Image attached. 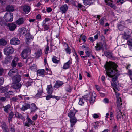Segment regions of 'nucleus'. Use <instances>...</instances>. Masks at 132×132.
<instances>
[{"instance_id":"1","label":"nucleus","mask_w":132,"mask_h":132,"mask_svg":"<svg viewBox=\"0 0 132 132\" xmlns=\"http://www.w3.org/2000/svg\"><path fill=\"white\" fill-rule=\"evenodd\" d=\"M104 67L106 70V74L108 76L112 78V80L113 82L111 83L112 86L114 87H116L117 85L114 82L116 81L120 75V72L116 69L117 65L114 62H110L105 65Z\"/></svg>"},{"instance_id":"2","label":"nucleus","mask_w":132,"mask_h":132,"mask_svg":"<svg viewBox=\"0 0 132 132\" xmlns=\"http://www.w3.org/2000/svg\"><path fill=\"white\" fill-rule=\"evenodd\" d=\"M13 16L12 13L10 12L6 13L4 16V18L7 22H11L13 21Z\"/></svg>"},{"instance_id":"3","label":"nucleus","mask_w":132,"mask_h":132,"mask_svg":"<svg viewBox=\"0 0 132 132\" xmlns=\"http://www.w3.org/2000/svg\"><path fill=\"white\" fill-rule=\"evenodd\" d=\"M31 49L29 47H27L24 49L21 53V57L23 59H26L28 56V54L30 53Z\"/></svg>"},{"instance_id":"4","label":"nucleus","mask_w":132,"mask_h":132,"mask_svg":"<svg viewBox=\"0 0 132 132\" xmlns=\"http://www.w3.org/2000/svg\"><path fill=\"white\" fill-rule=\"evenodd\" d=\"M14 52V50L12 47L7 46L4 50V53L6 55L13 53Z\"/></svg>"},{"instance_id":"5","label":"nucleus","mask_w":132,"mask_h":132,"mask_svg":"<svg viewBox=\"0 0 132 132\" xmlns=\"http://www.w3.org/2000/svg\"><path fill=\"white\" fill-rule=\"evenodd\" d=\"M18 70L16 69H11L8 73V75L11 77L13 78L18 73Z\"/></svg>"},{"instance_id":"6","label":"nucleus","mask_w":132,"mask_h":132,"mask_svg":"<svg viewBox=\"0 0 132 132\" xmlns=\"http://www.w3.org/2000/svg\"><path fill=\"white\" fill-rule=\"evenodd\" d=\"M106 47V43L105 41L103 40L97 44L95 46L96 50H99L102 49L104 47Z\"/></svg>"},{"instance_id":"7","label":"nucleus","mask_w":132,"mask_h":132,"mask_svg":"<svg viewBox=\"0 0 132 132\" xmlns=\"http://www.w3.org/2000/svg\"><path fill=\"white\" fill-rule=\"evenodd\" d=\"M33 37L29 33H28L26 35V42L28 44H29L31 42V39L33 40Z\"/></svg>"},{"instance_id":"8","label":"nucleus","mask_w":132,"mask_h":132,"mask_svg":"<svg viewBox=\"0 0 132 132\" xmlns=\"http://www.w3.org/2000/svg\"><path fill=\"white\" fill-rule=\"evenodd\" d=\"M10 43L12 45H18L20 44V41L18 38L14 37L10 40Z\"/></svg>"},{"instance_id":"9","label":"nucleus","mask_w":132,"mask_h":132,"mask_svg":"<svg viewBox=\"0 0 132 132\" xmlns=\"http://www.w3.org/2000/svg\"><path fill=\"white\" fill-rule=\"evenodd\" d=\"M21 76L19 74H17L12 78V83L19 82L21 80Z\"/></svg>"},{"instance_id":"10","label":"nucleus","mask_w":132,"mask_h":132,"mask_svg":"<svg viewBox=\"0 0 132 132\" xmlns=\"http://www.w3.org/2000/svg\"><path fill=\"white\" fill-rule=\"evenodd\" d=\"M118 29L120 31H122L124 28H126L125 22L123 21H121L119 22L117 26Z\"/></svg>"},{"instance_id":"11","label":"nucleus","mask_w":132,"mask_h":132,"mask_svg":"<svg viewBox=\"0 0 132 132\" xmlns=\"http://www.w3.org/2000/svg\"><path fill=\"white\" fill-rule=\"evenodd\" d=\"M13 85L12 86V88L15 89H18L21 88V87L22 85L19 82L16 83H12Z\"/></svg>"},{"instance_id":"12","label":"nucleus","mask_w":132,"mask_h":132,"mask_svg":"<svg viewBox=\"0 0 132 132\" xmlns=\"http://www.w3.org/2000/svg\"><path fill=\"white\" fill-rule=\"evenodd\" d=\"M105 55L107 57L111 59H114V56L112 53L110 52L109 51H106L104 52Z\"/></svg>"},{"instance_id":"13","label":"nucleus","mask_w":132,"mask_h":132,"mask_svg":"<svg viewBox=\"0 0 132 132\" xmlns=\"http://www.w3.org/2000/svg\"><path fill=\"white\" fill-rule=\"evenodd\" d=\"M8 26L9 28V30L11 31L14 30L16 27V25L12 23L10 24L9 23L8 24Z\"/></svg>"},{"instance_id":"14","label":"nucleus","mask_w":132,"mask_h":132,"mask_svg":"<svg viewBox=\"0 0 132 132\" xmlns=\"http://www.w3.org/2000/svg\"><path fill=\"white\" fill-rule=\"evenodd\" d=\"M18 60L19 59L18 57H15L12 60L11 64V66L13 68L15 67L18 63Z\"/></svg>"},{"instance_id":"15","label":"nucleus","mask_w":132,"mask_h":132,"mask_svg":"<svg viewBox=\"0 0 132 132\" xmlns=\"http://www.w3.org/2000/svg\"><path fill=\"white\" fill-rule=\"evenodd\" d=\"M96 94L95 92H93L91 95V98L89 100V101L90 104H93L95 100V97Z\"/></svg>"},{"instance_id":"16","label":"nucleus","mask_w":132,"mask_h":132,"mask_svg":"<svg viewBox=\"0 0 132 132\" xmlns=\"http://www.w3.org/2000/svg\"><path fill=\"white\" fill-rule=\"evenodd\" d=\"M68 7L67 5L64 4L61 6L60 8V10L62 12V13H65L68 9Z\"/></svg>"},{"instance_id":"17","label":"nucleus","mask_w":132,"mask_h":132,"mask_svg":"<svg viewBox=\"0 0 132 132\" xmlns=\"http://www.w3.org/2000/svg\"><path fill=\"white\" fill-rule=\"evenodd\" d=\"M25 20L23 18L19 19L16 21V23L18 25H20L23 24Z\"/></svg>"},{"instance_id":"18","label":"nucleus","mask_w":132,"mask_h":132,"mask_svg":"<svg viewBox=\"0 0 132 132\" xmlns=\"http://www.w3.org/2000/svg\"><path fill=\"white\" fill-rule=\"evenodd\" d=\"M30 107V109H31L30 113H34L35 111L38 109V108L36 106L35 104L34 103H32L31 104Z\"/></svg>"},{"instance_id":"19","label":"nucleus","mask_w":132,"mask_h":132,"mask_svg":"<svg viewBox=\"0 0 132 132\" xmlns=\"http://www.w3.org/2000/svg\"><path fill=\"white\" fill-rule=\"evenodd\" d=\"M129 33L130 32L129 31L128 32L124 31V34L122 36L123 39L127 40L130 37V35H129Z\"/></svg>"},{"instance_id":"20","label":"nucleus","mask_w":132,"mask_h":132,"mask_svg":"<svg viewBox=\"0 0 132 132\" xmlns=\"http://www.w3.org/2000/svg\"><path fill=\"white\" fill-rule=\"evenodd\" d=\"M71 122V127H73L77 121V119L75 117L71 118L70 119Z\"/></svg>"},{"instance_id":"21","label":"nucleus","mask_w":132,"mask_h":132,"mask_svg":"<svg viewBox=\"0 0 132 132\" xmlns=\"http://www.w3.org/2000/svg\"><path fill=\"white\" fill-rule=\"evenodd\" d=\"M24 12L26 14H27L30 11V8L29 6H24L23 7Z\"/></svg>"},{"instance_id":"22","label":"nucleus","mask_w":132,"mask_h":132,"mask_svg":"<svg viewBox=\"0 0 132 132\" xmlns=\"http://www.w3.org/2000/svg\"><path fill=\"white\" fill-rule=\"evenodd\" d=\"M63 84V83L59 81H57L54 85V87L56 88H58L59 87L61 86Z\"/></svg>"},{"instance_id":"23","label":"nucleus","mask_w":132,"mask_h":132,"mask_svg":"<svg viewBox=\"0 0 132 132\" xmlns=\"http://www.w3.org/2000/svg\"><path fill=\"white\" fill-rule=\"evenodd\" d=\"M47 90L48 94H51L52 93L53 90L51 85L47 86Z\"/></svg>"},{"instance_id":"24","label":"nucleus","mask_w":132,"mask_h":132,"mask_svg":"<svg viewBox=\"0 0 132 132\" xmlns=\"http://www.w3.org/2000/svg\"><path fill=\"white\" fill-rule=\"evenodd\" d=\"M30 105L29 104H26L25 106H23L22 107L20 108V109L22 111H24L30 108Z\"/></svg>"},{"instance_id":"25","label":"nucleus","mask_w":132,"mask_h":132,"mask_svg":"<svg viewBox=\"0 0 132 132\" xmlns=\"http://www.w3.org/2000/svg\"><path fill=\"white\" fill-rule=\"evenodd\" d=\"M45 70L44 69L38 70L37 71V73L39 76L43 77L44 75Z\"/></svg>"},{"instance_id":"26","label":"nucleus","mask_w":132,"mask_h":132,"mask_svg":"<svg viewBox=\"0 0 132 132\" xmlns=\"http://www.w3.org/2000/svg\"><path fill=\"white\" fill-rule=\"evenodd\" d=\"M75 113V112L74 110H71L68 113V116L70 118L74 117Z\"/></svg>"},{"instance_id":"27","label":"nucleus","mask_w":132,"mask_h":132,"mask_svg":"<svg viewBox=\"0 0 132 132\" xmlns=\"http://www.w3.org/2000/svg\"><path fill=\"white\" fill-rule=\"evenodd\" d=\"M42 52L41 50L40 49H38L37 52L35 53V57L37 58H38L40 57L42 54Z\"/></svg>"},{"instance_id":"28","label":"nucleus","mask_w":132,"mask_h":132,"mask_svg":"<svg viewBox=\"0 0 132 132\" xmlns=\"http://www.w3.org/2000/svg\"><path fill=\"white\" fill-rule=\"evenodd\" d=\"M13 94H14V92L13 91H9L5 94V96H6V98H8L10 97L11 95Z\"/></svg>"},{"instance_id":"29","label":"nucleus","mask_w":132,"mask_h":132,"mask_svg":"<svg viewBox=\"0 0 132 132\" xmlns=\"http://www.w3.org/2000/svg\"><path fill=\"white\" fill-rule=\"evenodd\" d=\"M12 56H8L3 61L5 63H7L8 62H10L12 59Z\"/></svg>"},{"instance_id":"30","label":"nucleus","mask_w":132,"mask_h":132,"mask_svg":"<svg viewBox=\"0 0 132 132\" xmlns=\"http://www.w3.org/2000/svg\"><path fill=\"white\" fill-rule=\"evenodd\" d=\"M6 11H9V12H10V11H13L14 10L13 7L11 5L7 6L6 7Z\"/></svg>"},{"instance_id":"31","label":"nucleus","mask_w":132,"mask_h":132,"mask_svg":"<svg viewBox=\"0 0 132 132\" xmlns=\"http://www.w3.org/2000/svg\"><path fill=\"white\" fill-rule=\"evenodd\" d=\"M70 64V61L69 60L68 62L65 63L63 66V69H67L69 68V65Z\"/></svg>"},{"instance_id":"32","label":"nucleus","mask_w":132,"mask_h":132,"mask_svg":"<svg viewBox=\"0 0 132 132\" xmlns=\"http://www.w3.org/2000/svg\"><path fill=\"white\" fill-rule=\"evenodd\" d=\"M119 111L117 112L116 114L117 118V119H119L121 118V116H123V115L122 113L121 112L120 110H119Z\"/></svg>"},{"instance_id":"33","label":"nucleus","mask_w":132,"mask_h":132,"mask_svg":"<svg viewBox=\"0 0 132 132\" xmlns=\"http://www.w3.org/2000/svg\"><path fill=\"white\" fill-rule=\"evenodd\" d=\"M117 98V106L118 107L119 106H120L121 105L122 103H121V100L120 97L119 98Z\"/></svg>"},{"instance_id":"34","label":"nucleus","mask_w":132,"mask_h":132,"mask_svg":"<svg viewBox=\"0 0 132 132\" xmlns=\"http://www.w3.org/2000/svg\"><path fill=\"white\" fill-rule=\"evenodd\" d=\"M0 90L1 93H4L8 91V88L6 87H0Z\"/></svg>"},{"instance_id":"35","label":"nucleus","mask_w":132,"mask_h":132,"mask_svg":"<svg viewBox=\"0 0 132 132\" xmlns=\"http://www.w3.org/2000/svg\"><path fill=\"white\" fill-rule=\"evenodd\" d=\"M3 107L4 108V110L5 112L8 113L9 112L8 110L10 108V106L9 104H8L5 107Z\"/></svg>"},{"instance_id":"36","label":"nucleus","mask_w":132,"mask_h":132,"mask_svg":"<svg viewBox=\"0 0 132 132\" xmlns=\"http://www.w3.org/2000/svg\"><path fill=\"white\" fill-rule=\"evenodd\" d=\"M92 3V0H83V3L85 5H89Z\"/></svg>"},{"instance_id":"37","label":"nucleus","mask_w":132,"mask_h":132,"mask_svg":"<svg viewBox=\"0 0 132 132\" xmlns=\"http://www.w3.org/2000/svg\"><path fill=\"white\" fill-rule=\"evenodd\" d=\"M15 117L18 118L23 119L24 118L23 116L21 114H19V113L16 112L15 114Z\"/></svg>"},{"instance_id":"38","label":"nucleus","mask_w":132,"mask_h":132,"mask_svg":"<svg viewBox=\"0 0 132 132\" xmlns=\"http://www.w3.org/2000/svg\"><path fill=\"white\" fill-rule=\"evenodd\" d=\"M0 24L2 26H4L6 25L5 22L3 20L2 18L0 17Z\"/></svg>"},{"instance_id":"39","label":"nucleus","mask_w":132,"mask_h":132,"mask_svg":"<svg viewBox=\"0 0 132 132\" xmlns=\"http://www.w3.org/2000/svg\"><path fill=\"white\" fill-rule=\"evenodd\" d=\"M7 43L4 39H0V45L5 46L6 44Z\"/></svg>"},{"instance_id":"40","label":"nucleus","mask_w":132,"mask_h":132,"mask_svg":"<svg viewBox=\"0 0 132 132\" xmlns=\"http://www.w3.org/2000/svg\"><path fill=\"white\" fill-rule=\"evenodd\" d=\"M52 61L53 62L55 63H58L59 62V60L57 59V57L55 56H53L52 58Z\"/></svg>"},{"instance_id":"41","label":"nucleus","mask_w":132,"mask_h":132,"mask_svg":"<svg viewBox=\"0 0 132 132\" xmlns=\"http://www.w3.org/2000/svg\"><path fill=\"white\" fill-rule=\"evenodd\" d=\"M27 119L28 121V122L29 123H30L32 124V125H35V123L29 117H27Z\"/></svg>"},{"instance_id":"42","label":"nucleus","mask_w":132,"mask_h":132,"mask_svg":"<svg viewBox=\"0 0 132 132\" xmlns=\"http://www.w3.org/2000/svg\"><path fill=\"white\" fill-rule=\"evenodd\" d=\"M85 53L86 57H92V55L90 54V52L88 50H87L85 51Z\"/></svg>"},{"instance_id":"43","label":"nucleus","mask_w":132,"mask_h":132,"mask_svg":"<svg viewBox=\"0 0 132 132\" xmlns=\"http://www.w3.org/2000/svg\"><path fill=\"white\" fill-rule=\"evenodd\" d=\"M118 130L117 128V126L116 124L114 125V127H113L112 132H118Z\"/></svg>"},{"instance_id":"44","label":"nucleus","mask_w":132,"mask_h":132,"mask_svg":"<svg viewBox=\"0 0 132 132\" xmlns=\"http://www.w3.org/2000/svg\"><path fill=\"white\" fill-rule=\"evenodd\" d=\"M67 47V48L65 49V50L67 53L70 54L71 52V49L69 46Z\"/></svg>"},{"instance_id":"45","label":"nucleus","mask_w":132,"mask_h":132,"mask_svg":"<svg viewBox=\"0 0 132 132\" xmlns=\"http://www.w3.org/2000/svg\"><path fill=\"white\" fill-rule=\"evenodd\" d=\"M105 19V18L104 17L102 18L100 20V24L101 25H103L104 23V20Z\"/></svg>"},{"instance_id":"46","label":"nucleus","mask_w":132,"mask_h":132,"mask_svg":"<svg viewBox=\"0 0 132 132\" xmlns=\"http://www.w3.org/2000/svg\"><path fill=\"white\" fill-rule=\"evenodd\" d=\"M107 5L113 8L114 9H116V5L114 4L109 3Z\"/></svg>"},{"instance_id":"47","label":"nucleus","mask_w":132,"mask_h":132,"mask_svg":"<svg viewBox=\"0 0 132 132\" xmlns=\"http://www.w3.org/2000/svg\"><path fill=\"white\" fill-rule=\"evenodd\" d=\"M42 91H38V93L35 96V98L39 97L42 93Z\"/></svg>"},{"instance_id":"48","label":"nucleus","mask_w":132,"mask_h":132,"mask_svg":"<svg viewBox=\"0 0 132 132\" xmlns=\"http://www.w3.org/2000/svg\"><path fill=\"white\" fill-rule=\"evenodd\" d=\"M32 83V81H28L27 82H26L25 84V85L27 87H28L29 86H30L31 84Z\"/></svg>"},{"instance_id":"49","label":"nucleus","mask_w":132,"mask_h":132,"mask_svg":"<svg viewBox=\"0 0 132 132\" xmlns=\"http://www.w3.org/2000/svg\"><path fill=\"white\" fill-rule=\"evenodd\" d=\"M84 102L82 98H80L79 101V104L80 105H82L84 104Z\"/></svg>"},{"instance_id":"50","label":"nucleus","mask_w":132,"mask_h":132,"mask_svg":"<svg viewBox=\"0 0 132 132\" xmlns=\"http://www.w3.org/2000/svg\"><path fill=\"white\" fill-rule=\"evenodd\" d=\"M72 88L69 86H68V87H67L65 89V90L66 91L69 92H70L71 90H72Z\"/></svg>"},{"instance_id":"51","label":"nucleus","mask_w":132,"mask_h":132,"mask_svg":"<svg viewBox=\"0 0 132 132\" xmlns=\"http://www.w3.org/2000/svg\"><path fill=\"white\" fill-rule=\"evenodd\" d=\"M127 43L129 45L132 46V39H129L127 41Z\"/></svg>"},{"instance_id":"52","label":"nucleus","mask_w":132,"mask_h":132,"mask_svg":"<svg viewBox=\"0 0 132 132\" xmlns=\"http://www.w3.org/2000/svg\"><path fill=\"white\" fill-rule=\"evenodd\" d=\"M1 127L2 128L3 127H4L6 126H7L5 123V122L4 121H2L1 122Z\"/></svg>"},{"instance_id":"53","label":"nucleus","mask_w":132,"mask_h":132,"mask_svg":"<svg viewBox=\"0 0 132 132\" xmlns=\"http://www.w3.org/2000/svg\"><path fill=\"white\" fill-rule=\"evenodd\" d=\"M19 99L18 98L16 97H12L10 99L11 101L16 102Z\"/></svg>"},{"instance_id":"54","label":"nucleus","mask_w":132,"mask_h":132,"mask_svg":"<svg viewBox=\"0 0 132 132\" xmlns=\"http://www.w3.org/2000/svg\"><path fill=\"white\" fill-rule=\"evenodd\" d=\"M14 115V113L12 112H10L9 114L8 117V118L12 119L13 116Z\"/></svg>"},{"instance_id":"55","label":"nucleus","mask_w":132,"mask_h":132,"mask_svg":"<svg viewBox=\"0 0 132 132\" xmlns=\"http://www.w3.org/2000/svg\"><path fill=\"white\" fill-rule=\"evenodd\" d=\"M7 98H6V96L5 97H0V101L2 102H5Z\"/></svg>"},{"instance_id":"56","label":"nucleus","mask_w":132,"mask_h":132,"mask_svg":"<svg viewBox=\"0 0 132 132\" xmlns=\"http://www.w3.org/2000/svg\"><path fill=\"white\" fill-rule=\"evenodd\" d=\"M74 56H75V57L76 59V62H77V63H78L79 62V57L77 55V54L76 53H75L74 54Z\"/></svg>"},{"instance_id":"57","label":"nucleus","mask_w":132,"mask_h":132,"mask_svg":"<svg viewBox=\"0 0 132 132\" xmlns=\"http://www.w3.org/2000/svg\"><path fill=\"white\" fill-rule=\"evenodd\" d=\"M6 0H0V5H2L5 4Z\"/></svg>"},{"instance_id":"58","label":"nucleus","mask_w":132,"mask_h":132,"mask_svg":"<svg viewBox=\"0 0 132 132\" xmlns=\"http://www.w3.org/2000/svg\"><path fill=\"white\" fill-rule=\"evenodd\" d=\"M43 27L45 29L47 30L49 29V27L46 24H44L43 25Z\"/></svg>"},{"instance_id":"59","label":"nucleus","mask_w":132,"mask_h":132,"mask_svg":"<svg viewBox=\"0 0 132 132\" xmlns=\"http://www.w3.org/2000/svg\"><path fill=\"white\" fill-rule=\"evenodd\" d=\"M4 82V78L3 77L0 78V86L3 84Z\"/></svg>"},{"instance_id":"60","label":"nucleus","mask_w":132,"mask_h":132,"mask_svg":"<svg viewBox=\"0 0 132 132\" xmlns=\"http://www.w3.org/2000/svg\"><path fill=\"white\" fill-rule=\"evenodd\" d=\"M52 96L50 95H48L46 96V99L47 100H48L51 98H52Z\"/></svg>"},{"instance_id":"61","label":"nucleus","mask_w":132,"mask_h":132,"mask_svg":"<svg viewBox=\"0 0 132 132\" xmlns=\"http://www.w3.org/2000/svg\"><path fill=\"white\" fill-rule=\"evenodd\" d=\"M52 9L50 7H47L46 11H47L48 12H50L52 11Z\"/></svg>"},{"instance_id":"62","label":"nucleus","mask_w":132,"mask_h":132,"mask_svg":"<svg viewBox=\"0 0 132 132\" xmlns=\"http://www.w3.org/2000/svg\"><path fill=\"white\" fill-rule=\"evenodd\" d=\"M128 73L130 76H132V71L131 70H129L128 71Z\"/></svg>"},{"instance_id":"63","label":"nucleus","mask_w":132,"mask_h":132,"mask_svg":"<svg viewBox=\"0 0 132 132\" xmlns=\"http://www.w3.org/2000/svg\"><path fill=\"white\" fill-rule=\"evenodd\" d=\"M82 48H85V50L88 51L89 50V47H86V46L84 45H83V46H82Z\"/></svg>"},{"instance_id":"64","label":"nucleus","mask_w":132,"mask_h":132,"mask_svg":"<svg viewBox=\"0 0 132 132\" xmlns=\"http://www.w3.org/2000/svg\"><path fill=\"white\" fill-rule=\"evenodd\" d=\"M82 39L84 42H85L86 40V37L85 36H83L82 37Z\"/></svg>"}]
</instances>
